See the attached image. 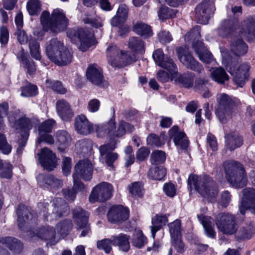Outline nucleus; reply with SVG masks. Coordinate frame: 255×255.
<instances>
[{"label": "nucleus", "mask_w": 255, "mask_h": 255, "mask_svg": "<svg viewBox=\"0 0 255 255\" xmlns=\"http://www.w3.org/2000/svg\"><path fill=\"white\" fill-rule=\"evenodd\" d=\"M42 27H37L34 29L33 33L38 40H41L46 31L50 30L54 33L59 32L65 29L68 25V19L62 10L54 9L50 18L48 11H44L40 17Z\"/></svg>", "instance_id": "f257e3e1"}, {"label": "nucleus", "mask_w": 255, "mask_h": 255, "mask_svg": "<svg viewBox=\"0 0 255 255\" xmlns=\"http://www.w3.org/2000/svg\"><path fill=\"white\" fill-rule=\"evenodd\" d=\"M94 127L98 137H107L111 140H114L116 137L122 136L126 131L132 132L133 130V127L131 125L122 121L119 124L118 130L116 131L114 118H112L105 124L96 125Z\"/></svg>", "instance_id": "f03ea898"}, {"label": "nucleus", "mask_w": 255, "mask_h": 255, "mask_svg": "<svg viewBox=\"0 0 255 255\" xmlns=\"http://www.w3.org/2000/svg\"><path fill=\"white\" fill-rule=\"evenodd\" d=\"M46 51L48 58L58 65H66L72 61L71 52L57 39H54L49 42L46 46Z\"/></svg>", "instance_id": "7ed1b4c3"}, {"label": "nucleus", "mask_w": 255, "mask_h": 255, "mask_svg": "<svg viewBox=\"0 0 255 255\" xmlns=\"http://www.w3.org/2000/svg\"><path fill=\"white\" fill-rule=\"evenodd\" d=\"M188 183L191 189L195 188L202 196L211 201H213V199L218 194V189L211 179L203 181L200 177L191 175L189 177Z\"/></svg>", "instance_id": "20e7f679"}, {"label": "nucleus", "mask_w": 255, "mask_h": 255, "mask_svg": "<svg viewBox=\"0 0 255 255\" xmlns=\"http://www.w3.org/2000/svg\"><path fill=\"white\" fill-rule=\"evenodd\" d=\"M200 37V28L199 26H196L185 35V39L186 41L193 40V48L200 60L204 63H210L213 60L212 55L204 46L203 42L199 40L198 39Z\"/></svg>", "instance_id": "39448f33"}, {"label": "nucleus", "mask_w": 255, "mask_h": 255, "mask_svg": "<svg viewBox=\"0 0 255 255\" xmlns=\"http://www.w3.org/2000/svg\"><path fill=\"white\" fill-rule=\"evenodd\" d=\"M107 55L109 64L113 67L123 66L135 60L134 56H130L122 52L119 53L117 46L113 44L107 48Z\"/></svg>", "instance_id": "423d86ee"}, {"label": "nucleus", "mask_w": 255, "mask_h": 255, "mask_svg": "<svg viewBox=\"0 0 255 255\" xmlns=\"http://www.w3.org/2000/svg\"><path fill=\"white\" fill-rule=\"evenodd\" d=\"M226 178L228 182L236 188L243 187L247 182L245 169L239 163L231 165L226 170Z\"/></svg>", "instance_id": "0eeeda50"}, {"label": "nucleus", "mask_w": 255, "mask_h": 255, "mask_svg": "<svg viewBox=\"0 0 255 255\" xmlns=\"http://www.w3.org/2000/svg\"><path fill=\"white\" fill-rule=\"evenodd\" d=\"M75 172L73 175L74 186L75 188L81 190L84 189V185L78 182L77 178L82 177L86 180H88L92 177L93 166L88 160H84L79 162L75 166Z\"/></svg>", "instance_id": "6e6552de"}, {"label": "nucleus", "mask_w": 255, "mask_h": 255, "mask_svg": "<svg viewBox=\"0 0 255 255\" xmlns=\"http://www.w3.org/2000/svg\"><path fill=\"white\" fill-rule=\"evenodd\" d=\"M112 191L113 188L110 184L101 183L93 188L89 196V201L91 203L106 201L111 198Z\"/></svg>", "instance_id": "1a4fd4ad"}, {"label": "nucleus", "mask_w": 255, "mask_h": 255, "mask_svg": "<svg viewBox=\"0 0 255 255\" xmlns=\"http://www.w3.org/2000/svg\"><path fill=\"white\" fill-rule=\"evenodd\" d=\"M67 35L72 40L77 37L80 42L79 49L84 52L94 43L93 34L82 28L78 29L76 31L74 29H69L67 31Z\"/></svg>", "instance_id": "9d476101"}, {"label": "nucleus", "mask_w": 255, "mask_h": 255, "mask_svg": "<svg viewBox=\"0 0 255 255\" xmlns=\"http://www.w3.org/2000/svg\"><path fill=\"white\" fill-rule=\"evenodd\" d=\"M216 225L221 232L226 234L232 235L237 231L235 218L230 214H218L216 218Z\"/></svg>", "instance_id": "9b49d317"}, {"label": "nucleus", "mask_w": 255, "mask_h": 255, "mask_svg": "<svg viewBox=\"0 0 255 255\" xmlns=\"http://www.w3.org/2000/svg\"><path fill=\"white\" fill-rule=\"evenodd\" d=\"M229 72L233 76V80L235 84L242 87L246 80L249 78L250 66L247 63L241 64L237 70H235L234 65L232 63L226 66Z\"/></svg>", "instance_id": "f8f14e48"}, {"label": "nucleus", "mask_w": 255, "mask_h": 255, "mask_svg": "<svg viewBox=\"0 0 255 255\" xmlns=\"http://www.w3.org/2000/svg\"><path fill=\"white\" fill-rule=\"evenodd\" d=\"M115 148V145L111 144H105L99 147L100 160L112 168L114 167L113 163L119 158V154L113 151Z\"/></svg>", "instance_id": "ddd939ff"}, {"label": "nucleus", "mask_w": 255, "mask_h": 255, "mask_svg": "<svg viewBox=\"0 0 255 255\" xmlns=\"http://www.w3.org/2000/svg\"><path fill=\"white\" fill-rule=\"evenodd\" d=\"M176 51L181 63L191 69L198 72H201L203 69L202 66L194 59L187 47H180Z\"/></svg>", "instance_id": "4468645a"}, {"label": "nucleus", "mask_w": 255, "mask_h": 255, "mask_svg": "<svg viewBox=\"0 0 255 255\" xmlns=\"http://www.w3.org/2000/svg\"><path fill=\"white\" fill-rule=\"evenodd\" d=\"M214 8V2L212 0L204 1L199 4L196 8L198 21L203 24L207 23Z\"/></svg>", "instance_id": "2eb2a0df"}, {"label": "nucleus", "mask_w": 255, "mask_h": 255, "mask_svg": "<svg viewBox=\"0 0 255 255\" xmlns=\"http://www.w3.org/2000/svg\"><path fill=\"white\" fill-rule=\"evenodd\" d=\"M37 180L40 186L53 193L56 192L63 185L62 180L51 175L39 174L37 177Z\"/></svg>", "instance_id": "dca6fc26"}, {"label": "nucleus", "mask_w": 255, "mask_h": 255, "mask_svg": "<svg viewBox=\"0 0 255 255\" xmlns=\"http://www.w3.org/2000/svg\"><path fill=\"white\" fill-rule=\"evenodd\" d=\"M246 209H249L255 214V189L247 188L243 191L240 211L242 214H244Z\"/></svg>", "instance_id": "f3484780"}, {"label": "nucleus", "mask_w": 255, "mask_h": 255, "mask_svg": "<svg viewBox=\"0 0 255 255\" xmlns=\"http://www.w3.org/2000/svg\"><path fill=\"white\" fill-rule=\"evenodd\" d=\"M38 155L39 162L44 169L51 171L56 166V156L54 153L47 148H42Z\"/></svg>", "instance_id": "a211bd4d"}, {"label": "nucleus", "mask_w": 255, "mask_h": 255, "mask_svg": "<svg viewBox=\"0 0 255 255\" xmlns=\"http://www.w3.org/2000/svg\"><path fill=\"white\" fill-rule=\"evenodd\" d=\"M75 128L78 133L84 135L90 134L94 130V125L88 120L85 115L83 114L76 117Z\"/></svg>", "instance_id": "6ab92c4d"}, {"label": "nucleus", "mask_w": 255, "mask_h": 255, "mask_svg": "<svg viewBox=\"0 0 255 255\" xmlns=\"http://www.w3.org/2000/svg\"><path fill=\"white\" fill-rule=\"evenodd\" d=\"M107 216L110 222L119 223L128 219L129 211L123 206H113L110 208Z\"/></svg>", "instance_id": "aec40b11"}, {"label": "nucleus", "mask_w": 255, "mask_h": 255, "mask_svg": "<svg viewBox=\"0 0 255 255\" xmlns=\"http://www.w3.org/2000/svg\"><path fill=\"white\" fill-rule=\"evenodd\" d=\"M171 138H173L175 146L177 148L185 149L189 145V140L185 134L182 131H179L177 126H173L168 132Z\"/></svg>", "instance_id": "412c9836"}, {"label": "nucleus", "mask_w": 255, "mask_h": 255, "mask_svg": "<svg viewBox=\"0 0 255 255\" xmlns=\"http://www.w3.org/2000/svg\"><path fill=\"white\" fill-rule=\"evenodd\" d=\"M219 108L216 111L217 116L221 122L226 121L225 116H229L230 112V104L231 101L226 94H221L218 97Z\"/></svg>", "instance_id": "4be33fe9"}, {"label": "nucleus", "mask_w": 255, "mask_h": 255, "mask_svg": "<svg viewBox=\"0 0 255 255\" xmlns=\"http://www.w3.org/2000/svg\"><path fill=\"white\" fill-rule=\"evenodd\" d=\"M74 217L78 229L82 230L81 236H86L90 232V228L88 225V213L80 209L74 213Z\"/></svg>", "instance_id": "5701e85b"}, {"label": "nucleus", "mask_w": 255, "mask_h": 255, "mask_svg": "<svg viewBox=\"0 0 255 255\" xmlns=\"http://www.w3.org/2000/svg\"><path fill=\"white\" fill-rule=\"evenodd\" d=\"M57 112L62 120H70L74 116V113L70 104L65 100H59L56 103Z\"/></svg>", "instance_id": "b1692460"}, {"label": "nucleus", "mask_w": 255, "mask_h": 255, "mask_svg": "<svg viewBox=\"0 0 255 255\" xmlns=\"http://www.w3.org/2000/svg\"><path fill=\"white\" fill-rule=\"evenodd\" d=\"M169 63L171 66V80L174 81L177 84H180L182 86L189 88L193 86V80L191 78L183 76L179 74L176 71L177 68L174 63L169 61Z\"/></svg>", "instance_id": "393cba45"}, {"label": "nucleus", "mask_w": 255, "mask_h": 255, "mask_svg": "<svg viewBox=\"0 0 255 255\" xmlns=\"http://www.w3.org/2000/svg\"><path fill=\"white\" fill-rule=\"evenodd\" d=\"M86 76L93 84L99 85L103 80L102 70L97 64L91 65L87 69Z\"/></svg>", "instance_id": "a878e982"}, {"label": "nucleus", "mask_w": 255, "mask_h": 255, "mask_svg": "<svg viewBox=\"0 0 255 255\" xmlns=\"http://www.w3.org/2000/svg\"><path fill=\"white\" fill-rule=\"evenodd\" d=\"M8 119L12 127L16 129H22L25 131L29 130L32 128L35 122L34 120L32 121L28 118H23L18 122H14L15 117H13V116L11 115L8 116Z\"/></svg>", "instance_id": "bb28decb"}, {"label": "nucleus", "mask_w": 255, "mask_h": 255, "mask_svg": "<svg viewBox=\"0 0 255 255\" xmlns=\"http://www.w3.org/2000/svg\"><path fill=\"white\" fill-rule=\"evenodd\" d=\"M197 217L203 226L206 235L208 237L214 238L216 233L213 229L214 224L212 218L203 215H198Z\"/></svg>", "instance_id": "cd10ccee"}, {"label": "nucleus", "mask_w": 255, "mask_h": 255, "mask_svg": "<svg viewBox=\"0 0 255 255\" xmlns=\"http://www.w3.org/2000/svg\"><path fill=\"white\" fill-rule=\"evenodd\" d=\"M128 6L125 4H121L118 8L116 15L111 20L112 25L117 26L125 22L128 17Z\"/></svg>", "instance_id": "c85d7f7f"}, {"label": "nucleus", "mask_w": 255, "mask_h": 255, "mask_svg": "<svg viewBox=\"0 0 255 255\" xmlns=\"http://www.w3.org/2000/svg\"><path fill=\"white\" fill-rule=\"evenodd\" d=\"M113 245L117 246L120 250L128 252L130 249L129 237L127 235L121 234L118 236L112 237Z\"/></svg>", "instance_id": "c756f323"}, {"label": "nucleus", "mask_w": 255, "mask_h": 255, "mask_svg": "<svg viewBox=\"0 0 255 255\" xmlns=\"http://www.w3.org/2000/svg\"><path fill=\"white\" fill-rule=\"evenodd\" d=\"M152 57L155 63L158 66L165 68L170 73L171 67V66H170V64L168 62L170 61L173 63H174L171 59L169 58H166L164 60V54L161 49L155 50L153 53Z\"/></svg>", "instance_id": "7c9ffc66"}, {"label": "nucleus", "mask_w": 255, "mask_h": 255, "mask_svg": "<svg viewBox=\"0 0 255 255\" xmlns=\"http://www.w3.org/2000/svg\"><path fill=\"white\" fill-rule=\"evenodd\" d=\"M231 51L237 56H241L247 52L248 47L246 44L240 39L234 40L231 44Z\"/></svg>", "instance_id": "2f4dec72"}, {"label": "nucleus", "mask_w": 255, "mask_h": 255, "mask_svg": "<svg viewBox=\"0 0 255 255\" xmlns=\"http://www.w3.org/2000/svg\"><path fill=\"white\" fill-rule=\"evenodd\" d=\"M242 142V138L238 133H233L227 136L226 146L231 150L240 147Z\"/></svg>", "instance_id": "473e14b6"}, {"label": "nucleus", "mask_w": 255, "mask_h": 255, "mask_svg": "<svg viewBox=\"0 0 255 255\" xmlns=\"http://www.w3.org/2000/svg\"><path fill=\"white\" fill-rule=\"evenodd\" d=\"M167 218L165 216L156 215L152 220V226L150 227L153 238L155 236L156 232L165 225L167 222Z\"/></svg>", "instance_id": "72a5a7b5"}, {"label": "nucleus", "mask_w": 255, "mask_h": 255, "mask_svg": "<svg viewBox=\"0 0 255 255\" xmlns=\"http://www.w3.org/2000/svg\"><path fill=\"white\" fill-rule=\"evenodd\" d=\"M55 230L54 231L51 227L46 226L39 229L37 233V236L40 239L51 241V244H54L52 240L55 239Z\"/></svg>", "instance_id": "f704fd0d"}, {"label": "nucleus", "mask_w": 255, "mask_h": 255, "mask_svg": "<svg viewBox=\"0 0 255 255\" xmlns=\"http://www.w3.org/2000/svg\"><path fill=\"white\" fill-rule=\"evenodd\" d=\"M254 233L252 226L247 225L240 227L236 232V237L238 240H245L250 239Z\"/></svg>", "instance_id": "c9c22d12"}, {"label": "nucleus", "mask_w": 255, "mask_h": 255, "mask_svg": "<svg viewBox=\"0 0 255 255\" xmlns=\"http://www.w3.org/2000/svg\"><path fill=\"white\" fill-rule=\"evenodd\" d=\"M211 76L213 80L219 83H223L229 79L226 72L221 67L213 69L211 73Z\"/></svg>", "instance_id": "e433bc0d"}, {"label": "nucleus", "mask_w": 255, "mask_h": 255, "mask_svg": "<svg viewBox=\"0 0 255 255\" xmlns=\"http://www.w3.org/2000/svg\"><path fill=\"white\" fill-rule=\"evenodd\" d=\"M133 29L135 33L144 37H147L152 35L150 27L142 22H137L135 23L133 26Z\"/></svg>", "instance_id": "4c0bfd02"}, {"label": "nucleus", "mask_w": 255, "mask_h": 255, "mask_svg": "<svg viewBox=\"0 0 255 255\" xmlns=\"http://www.w3.org/2000/svg\"><path fill=\"white\" fill-rule=\"evenodd\" d=\"M17 57L21 60L27 73L29 75H32L35 72L36 68L34 63L32 61H29L27 59L26 56L23 50L18 53Z\"/></svg>", "instance_id": "58836bf2"}, {"label": "nucleus", "mask_w": 255, "mask_h": 255, "mask_svg": "<svg viewBox=\"0 0 255 255\" xmlns=\"http://www.w3.org/2000/svg\"><path fill=\"white\" fill-rule=\"evenodd\" d=\"M166 174L165 168L163 166H160L150 169L148 176L150 178L160 180L165 177Z\"/></svg>", "instance_id": "ea45409f"}, {"label": "nucleus", "mask_w": 255, "mask_h": 255, "mask_svg": "<svg viewBox=\"0 0 255 255\" xmlns=\"http://www.w3.org/2000/svg\"><path fill=\"white\" fill-rule=\"evenodd\" d=\"M56 143L59 145L66 146L71 141V137L69 134L66 131H58L55 134Z\"/></svg>", "instance_id": "a19ab883"}, {"label": "nucleus", "mask_w": 255, "mask_h": 255, "mask_svg": "<svg viewBox=\"0 0 255 255\" xmlns=\"http://www.w3.org/2000/svg\"><path fill=\"white\" fill-rule=\"evenodd\" d=\"M128 46L133 51L142 53L143 50L144 44L140 39L132 37L128 40Z\"/></svg>", "instance_id": "79ce46f5"}, {"label": "nucleus", "mask_w": 255, "mask_h": 255, "mask_svg": "<svg viewBox=\"0 0 255 255\" xmlns=\"http://www.w3.org/2000/svg\"><path fill=\"white\" fill-rule=\"evenodd\" d=\"M132 243L134 246L137 248H141L147 243V239L140 230L135 232Z\"/></svg>", "instance_id": "37998d69"}, {"label": "nucleus", "mask_w": 255, "mask_h": 255, "mask_svg": "<svg viewBox=\"0 0 255 255\" xmlns=\"http://www.w3.org/2000/svg\"><path fill=\"white\" fill-rule=\"evenodd\" d=\"M41 2L38 0H29L27 3V10L31 15H37L41 11Z\"/></svg>", "instance_id": "c03bdc74"}, {"label": "nucleus", "mask_w": 255, "mask_h": 255, "mask_svg": "<svg viewBox=\"0 0 255 255\" xmlns=\"http://www.w3.org/2000/svg\"><path fill=\"white\" fill-rule=\"evenodd\" d=\"M17 214L18 216V225L20 228H21L23 223L26 221H28L29 218L32 216L31 214L24 207H22V209L19 207L17 211Z\"/></svg>", "instance_id": "a18cd8bd"}, {"label": "nucleus", "mask_w": 255, "mask_h": 255, "mask_svg": "<svg viewBox=\"0 0 255 255\" xmlns=\"http://www.w3.org/2000/svg\"><path fill=\"white\" fill-rule=\"evenodd\" d=\"M12 176V165L7 162L0 161V177L10 178Z\"/></svg>", "instance_id": "49530a36"}, {"label": "nucleus", "mask_w": 255, "mask_h": 255, "mask_svg": "<svg viewBox=\"0 0 255 255\" xmlns=\"http://www.w3.org/2000/svg\"><path fill=\"white\" fill-rule=\"evenodd\" d=\"M166 156L164 152L161 150L153 151L150 157V161L152 164H161L165 160Z\"/></svg>", "instance_id": "de8ad7c7"}, {"label": "nucleus", "mask_w": 255, "mask_h": 255, "mask_svg": "<svg viewBox=\"0 0 255 255\" xmlns=\"http://www.w3.org/2000/svg\"><path fill=\"white\" fill-rule=\"evenodd\" d=\"M72 228L71 222L69 221H64L58 223L56 226V232L61 236L65 235Z\"/></svg>", "instance_id": "09e8293b"}, {"label": "nucleus", "mask_w": 255, "mask_h": 255, "mask_svg": "<svg viewBox=\"0 0 255 255\" xmlns=\"http://www.w3.org/2000/svg\"><path fill=\"white\" fill-rule=\"evenodd\" d=\"M130 193L133 196L140 197L143 194V186L141 182H135L128 185Z\"/></svg>", "instance_id": "8fccbe9b"}, {"label": "nucleus", "mask_w": 255, "mask_h": 255, "mask_svg": "<svg viewBox=\"0 0 255 255\" xmlns=\"http://www.w3.org/2000/svg\"><path fill=\"white\" fill-rule=\"evenodd\" d=\"M168 226L172 239L180 237L181 222L180 220H176Z\"/></svg>", "instance_id": "3c124183"}, {"label": "nucleus", "mask_w": 255, "mask_h": 255, "mask_svg": "<svg viewBox=\"0 0 255 255\" xmlns=\"http://www.w3.org/2000/svg\"><path fill=\"white\" fill-rule=\"evenodd\" d=\"M113 241L112 238L110 239H104L98 241L97 247L99 250H103L106 253H109L112 250Z\"/></svg>", "instance_id": "603ef678"}, {"label": "nucleus", "mask_w": 255, "mask_h": 255, "mask_svg": "<svg viewBox=\"0 0 255 255\" xmlns=\"http://www.w3.org/2000/svg\"><path fill=\"white\" fill-rule=\"evenodd\" d=\"M29 46L32 57L36 60H39L40 59L39 44L35 41L31 40L29 41Z\"/></svg>", "instance_id": "864d4df0"}, {"label": "nucleus", "mask_w": 255, "mask_h": 255, "mask_svg": "<svg viewBox=\"0 0 255 255\" xmlns=\"http://www.w3.org/2000/svg\"><path fill=\"white\" fill-rule=\"evenodd\" d=\"M55 122L53 120H48L44 122L39 127V134L47 133L51 131Z\"/></svg>", "instance_id": "5fc2aeb1"}, {"label": "nucleus", "mask_w": 255, "mask_h": 255, "mask_svg": "<svg viewBox=\"0 0 255 255\" xmlns=\"http://www.w3.org/2000/svg\"><path fill=\"white\" fill-rule=\"evenodd\" d=\"M47 86L60 94H65L66 92V89L63 87L61 83L59 81L47 80Z\"/></svg>", "instance_id": "6e6d98bb"}, {"label": "nucleus", "mask_w": 255, "mask_h": 255, "mask_svg": "<svg viewBox=\"0 0 255 255\" xmlns=\"http://www.w3.org/2000/svg\"><path fill=\"white\" fill-rule=\"evenodd\" d=\"M0 150L5 154H9L11 151V146L7 143L4 134L0 133Z\"/></svg>", "instance_id": "4d7b16f0"}, {"label": "nucleus", "mask_w": 255, "mask_h": 255, "mask_svg": "<svg viewBox=\"0 0 255 255\" xmlns=\"http://www.w3.org/2000/svg\"><path fill=\"white\" fill-rule=\"evenodd\" d=\"M158 14L159 19L163 20L172 17L175 15V13L172 9L166 6H162L160 8Z\"/></svg>", "instance_id": "13d9d810"}, {"label": "nucleus", "mask_w": 255, "mask_h": 255, "mask_svg": "<svg viewBox=\"0 0 255 255\" xmlns=\"http://www.w3.org/2000/svg\"><path fill=\"white\" fill-rule=\"evenodd\" d=\"M37 88L34 85H27L21 88V95L23 97H29L35 96L37 93Z\"/></svg>", "instance_id": "bf43d9fd"}, {"label": "nucleus", "mask_w": 255, "mask_h": 255, "mask_svg": "<svg viewBox=\"0 0 255 255\" xmlns=\"http://www.w3.org/2000/svg\"><path fill=\"white\" fill-rule=\"evenodd\" d=\"M161 138H163V137H160L159 138L155 134H151L147 138V144L151 146H160L164 143V142L162 141Z\"/></svg>", "instance_id": "052dcab7"}, {"label": "nucleus", "mask_w": 255, "mask_h": 255, "mask_svg": "<svg viewBox=\"0 0 255 255\" xmlns=\"http://www.w3.org/2000/svg\"><path fill=\"white\" fill-rule=\"evenodd\" d=\"M163 191L167 196L173 197L176 194V187L171 182L166 183L163 186Z\"/></svg>", "instance_id": "680f3d73"}, {"label": "nucleus", "mask_w": 255, "mask_h": 255, "mask_svg": "<svg viewBox=\"0 0 255 255\" xmlns=\"http://www.w3.org/2000/svg\"><path fill=\"white\" fill-rule=\"evenodd\" d=\"M100 102L96 99H93L89 101L87 106L88 110L91 113H95L99 111Z\"/></svg>", "instance_id": "e2e57ef3"}, {"label": "nucleus", "mask_w": 255, "mask_h": 255, "mask_svg": "<svg viewBox=\"0 0 255 255\" xmlns=\"http://www.w3.org/2000/svg\"><path fill=\"white\" fill-rule=\"evenodd\" d=\"M43 141L48 144H53L54 143L55 140L51 135L46 134V133H42L39 134V137L37 139L36 146H38V145Z\"/></svg>", "instance_id": "0e129e2a"}, {"label": "nucleus", "mask_w": 255, "mask_h": 255, "mask_svg": "<svg viewBox=\"0 0 255 255\" xmlns=\"http://www.w3.org/2000/svg\"><path fill=\"white\" fill-rule=\"evenodd\" d=\"M91 147V143L86 140H81L76 144V148L81 150L83 152H86Z\"/></svg>", "instance_id": "69168bd1"}, {"label": "nucleus", "mask_w": 255, "mask_h": 255, "mask_svg": "<svg viewBox=\"0 0 255 255\" xmlns=\"http://www.w3.org/2000/svg\"><path fill=\"white\" fill-rule=\"evenodd\" d=\"M149 150L145 147L140 148L136 153V158L138 160L143 161L148 156Z\"/></svg>", "instance_id": "338daca9"}, {"label": "nucleus", "mask_w": 255, "mask_h": 255, "mask_svg": "<svg viewBox=\"0 0 255 255\" xmlns=\"http://www.w3.org/2000/svg\"><path fill=\"white\" fill-rule=\"evenodd\" d=\"M9 38V33L7 29L4 26L0 28V42L2 44L7 43Z\"/></svg>", "instance_id": "774afa93"}]
</instances>
